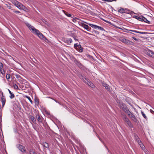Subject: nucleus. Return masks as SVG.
Returning <instances> with one entry per match:
<instances>
[{
    "label": "nucleus",
    "mask_w": 154,
    "mask_h": 154,
    "mask_svg": "<svg viewBox=\"0 0 154 154\" xmlns=\"http://www.w3.org/2000/svg\"><path fill=\"white\" fill-rule=\"evenodd\" d=\"M137 33L142 34H146L147 32H139L137 31Z\"/></svg>",
    "instance_id": "ea45409f"
},
{
    "label": "nucleus",
    "mask_w": 154,
    "mask_h": 154,
    "mask_svg": "<svg viewBox=\"0 0 154 154\" xmlns=\"http://www.w3.org/2000/svg\"><path fill=\"white\" fill-rule=\"evenodd\" d=\"M130 30L132 32H135L137 33V31H136V30Z\"/></svg>",
    "instance_id": "3c124183"
},
{
    "label": "nucleus",
    "mask_w": 154,
    "mask_h": 154,
    "mask_svg": "<svg viewBox=\"0 0 154 154\" xmlns=\"http://www.w3.org/2000/svg\"><path fill=\"white\" fill-rule=\"evenodd\" d=\"M8 91L10 94L11 95L9 97L11 99H12V98H14L15 96L14 94L11 92V91H10V90L9 89H8Z\"/></svg>",
    "instance_id": "412c9836"
},
{
    "label": "nucleus",
    "mask_w": 154,
    "mask_h": 154,
    "mask_svg": "<svg viewBox=\"0 0 154 154\" xmlns=\"http://www.w3.org/2000/svg\"><path fill=\"white\" fill-rule=\"evenodd\" d=\"M57 103H59V102H58L57 101H56V100H54Z\"/></svg>",
    "instance_id": "864d4df0"
},
{
    "label": "nucleus",
    "mask_w": 154,
    "mask_h": 154,
    "mask_svg": "<svg viewBox=\"0 0 154 154\" xmlns=\"http://www.w3.org/2000/svg\"><path fill=\"white\" fill-rule=\"evenodd\" d=\"M102 85L108 91H110L111 90L110 89L109 86L105 82H102Z\"/></svg>",
    "instance_id": "9b49d317"
},
{
    "label": "nucleus",
    "mask_w": 154,
    "mask_h": 154,
    "mask_svg": "<svg viewBox=\"0 0 154 154\" xmlns=\"http://www.w3.org/2000/svg\"><path fill=\"white\" fill-rule=\"evenodd\" d=\"M36 117L39 123H42V119H41L39 115H36Z\"/></svg>",
    "instance_id": "2eb2a0df"
},
{
    "label": "nucleus",
    "mask_w": 154,
    "mask_h": 154,
    "mask_svg": "<svg viewBox=\"0 0 154 154\" xmlns=\"http://www.w3.org/2000/svg\"><path fill=\"white\" fill-rule=\"evenodd\" d=\"M133 13V12L132 11L130 10H129L127 8H125V13L129 14H131Z\"/></svg>",
    "instance_id": "f3484780"
},
{
    "label": "nucleus",
    "mask_w": 154,
    "mask_h": 154,
    "mask_svg": "<svg viewBox=\"0 0 154 154\" xmlns=\"http://www.w3.org/2000/svg\"><path fill=\"white\" fill-rule=\"evenodd\" d=\"M144 21V22L147 23L148 24L150 23V22L146 18L143 17V20H142V21Z\"/></svg>",
    "instance_id": "cd10ccee"
},
{
    "label": "nucleus",
    "mask_w": 154,
    "mask_h": 154,
    "mask_svg": "<svg viewBox=\"0 0 154 154\" xmlns=\"http://www.w3.org/2000/svg\"><path fill=\"white\" fill-rule=\"evenodd\" d=\"M119 40L122 42L127 44H131L132 43L131 41L124 38H119Z\"/></svg>",
    "instance_id": "39448f33"
},
{
    "label": "nucleus",
    "mask_w": 154,
    "mask_h": 154,
    "mask_svg": "<svg viewBox=\"0 0 154 154\" xmlns=\"http://www.w3.org/2000/svg\"><path fill=\"white\" fill-rule=\"evenodd\" d=\"M123 119L125 123L127 124L129 127L132 128L133 127V124L131 122L126 115H125L123 116Z\"/></svg>",
    "instance_id": "7ed1b4c3"
},
{
    "label": "nucleus",
    "mask_w": 154,
    "mask_h": 154,
    "mask_svg": "<svg viewBox=\"0 0 154 154\" xmlns=\"http://www.w3.org/2000/svg\"><path fill=\"white\" fill-rule=\"evenodd\" d=\"M102 0L103 1H106L107 0Z\"/></svg>",
    "instance_id": "5fc2aeb1"
},
{
    "label": "nucleus",
    "mask_w": 154,
    "mask_h": 154,
    "mask_svg": "<svg viewBox=\"0 0 154 154\" xmlns=\"http://www.w3.org/2000/svg\"><path fill=\"white\" fill-rule=\"evenodd\" d=\"M80 46V45H77L76 44H75L74 45V47L76 49H77Z\"/></svg>",
    "instance_id": "473e14b6"
},
{
    "label": "nucleus",
    "mask_w": 154,
    "mask_h": 154,
    "mask_svg": "<svg viewBox=\"0 0 154 154\" xmlns=\"http://www.w3.org/2000/svg\"><path fill=\"white\" fill-rule=\"evenodd\" d=\"M77 49H78V51L80 52H82L83 51V49L82 48L81 45Z\"/></svg>",
    "instance_id": "72a5a7b5"
},
{
    "label": "nucleus",
    "mask_w": 154,
    "mask_h": 154,
    "mask_svg": "<svg viewBox=\"0 0 154 154\" xmlns=\"http://www.w3.org/2000/svg\"><path fill=\"white\" fill-rule=\"evenodd\" d=\"M141 114L143 117L145 118L146 119H147V117L146 116V115L145 114V113L141 111Z\"/></svg>",
    "instance_id": "f704fd0d"
},
{
    "label": "nucleus",
    "mask_w": 154,
    "mask_h": 154,
    "mask_svg": "<svg viewBox=\"0 0 154 154\" xmlns=\"http://www.w3.org/2000/svg\"><path fill=\"white\" fill-rule=\"evenodd\" d=\"M115 1V0H106V2H112L113 1Z\"/></svg>",
    "instance_id": "09e8293b"
},
{
    "label": "nucleus",
    "mask_w": 154,
    "mask_h": 154,
    "mask_svg": "<svg viewBox=\"0 0 154 154\" xmlns=\"http://www.w3.org/2000/svg\"><path fill=\"white\" fill-rule=\"evenodd\" d=\"M87 84L91 88H94L95 87L94 84L89 80L87 82Z\"/></svg>",
    "instance_id": "4468645a"
},
{
    "label": "nucleus",
    "mask_w": 154,
    "mask_h": 154,
    "mask_svg": "<svg viewBox=\"0 0 154 154\" xmlns=\"http://www.w3.org/2000/svg\"><path fill=\"white\" fill-rule=\"evenodd\" d=\"M125 112L127 114L129 117H130V116H131V114H133V113L130 111L128 109Z\"/></svg>",
    "instance_id": "b1692460"
},
{
    "label": "nucleus",
    "mask_w": 154,
    "mask_h": 154,
    "mask_svg": "<svg viewBox=\"0 0 154 154\" xmlns=\"http://www.w3.org/2000/svg\"><path fill=\"white\" fill-rule=\"evenodd\" d=\"M82 32H83L86 33L87 34H89V35H91V34H90V33H88V32H86V31H85L84 30H82Z\"/></svg>",
    "instance_id": "a18cd8bd"
},
{
    "label": "nucleus",
    "mask_w": 154,
    "mask_h": 154,
    "mask_svg": "<svg viewBox=\"0 0 154 154\" xmlns=\"http://www.w3.org/2000/svg\"><path fill=\"white\" fill-rule=\"evenodd\" d=\"M1 106L0 105V109H1Z\"/></svg>",
    "instance_id": "6e6d98bb"
},
{
    "label": "nucleus",
    "mask_w": 154,
    "mask_h": 154,
    "mask_svg": "<svg viewBox=\"0 0 154 154\" xmlns=\"http://www.w3.org/2000/svg\"><path fill=\"white\" fill-rule=\"evenodd\" d=\"M1 73L3 75H5V71L3 69H0Z\"/></svg>",
    "instance_id": "c756f323"
},
{
    "label": "nucleus",
    "mask_w": 154,
    "mask_h": 154,
    "mask_svg": "<svg viewBox=\"0 0 154 154\" xmlns=\"http://www.w3.org/2000/svg\"><path fill=\"white\" fill-rule=\"evenodd\" d=\"M139 145L140 146V147L143 150L144 149H145V146L142 143V142H140V143H138Z\"/></svg>",
    "instance_id": "4be33fe9"
},
{
    "label": "nucleus",
    "mask_w": 154,
    "mask_h": 154,
    "mask_svg": "<svg viewBox=\"0 0 154 154\" xmlns=\"http://www.w3.org/2000/svg\"><path fill=\"white\" fill-rule=\"evenodd\" d=\"M118 106L125 112L128 109L126 105L120 101H117Z\"/></svg>",
    "instance_id": "f03ea898"
},
{
    "label": "nucleus",
    "mask_w": 154,
    "mask_h": 154,
    "mask_svg": "<svg viewBox=\"0 0 154 154\" xmlns=\"http://www.w3.org/2000/svg\"><path fill=\"white\" fill-rule=\"evenodd\" d=\"M14 12L15 13H17V14H19V13H20V11H14Z\"/></svg>",
    "instance_id": "49530a36"
},
{
    "label": "nucleus",
    "mask_w": 154,
    "mask_h": 154,
    "mask_svg": "<svg viewBox=\"0 0 154 154\" xmlns=\"http://www.w3.org/2000/svg\"><path fill=\"white\" fill-rule=\"evenodd\" d=\"M88 24L92 28L96 29H99V26L96 25H95L91 23H88Z\"/></svg>",
    "instance_id": "ddd939ff"
},
{
    "label": "nucleus",
    "mask_w": 154,
    "mask_h": 154,
    "mask_svg": "<svg viewBox=\"0 0 154 154\" xmlns=\"http://www.w3.org/2000/svg\"><path fill=\"white\" fill-rule=\"evenodd\" d=\"M16 78H19V77H20V76L19 75H16Z\"/></svg>",
    "instance_id": "603ef678"
},
{
    "label": "nucleus",
    "mask_w": 154,
    "mask_h": 154,
    "mask_svg": "<svg viewBox=\"0 0 154 154\" xmlns=\"http://www.w3.org/2000/svg\"><path fill=\"white\" fill-rule=\"evenodd\" d=\"M42 145L43 146L45 147L48 148H49V145L48 143H43Z\"/></svg>",
    "instance_id": "393cba45"
},
{
    "label": "nucleus",
    "mask_w": 154,
    "mask_h": 154,
    "mask_svg": "<svg viewBox=\"0 0 154 154\" xmlns=\"http://www.w3.org/2000/svg\"><path fill=\"white\" fill-rule=\"evenodd\" d=\"M62 41L66 43L69 44V43H71L72 42V39L71 38H63Z\"/></svg>",
    "instance_id": "9d476101"
},
{
    "label": "nucleus",
    "mask_w": 154,
    "mask_h": 154,
    "mask_svg": "<svg viewBox=\"0 0 154 154\" xmlns=\"http://www.w3.org/2000/svg\"><path fill=\"white\" fill-rule=\"evenodd\" d=\"M134 17L138 20L139 21H142V20H143V17H140L137 16H134Z\"/></svg>",
    "instance_id": "aec40b11"
},
{
    "label": "nucleus",
    "mask_w": 154,
    "mask_h": 154,
    "mask_svg": "<svg viewBox=\"0 0 154 154\" xmlns=\"http://www.w3.org/2000/svg\"><path fill=\"white\" fill-rule=\"evenodd\" d=\"M81 26L88 31H89L91 29V27H89L88 25L84 23H82L81 24Z\"/></svg>",
    "instance_id": "6e6552de"
},
{
    "label": "nucleus",
    "mask_w": 154,
    "mask_h": 154,
    "mask_svg": "<svg viewBox=\"0 0 154 154\" xmlns=\"http://www.w3.org/2000/svg\"><path fill=\"white\" fill-rule=\"evenodd\" d=\"M63 11L65 14L66 15L67 17H71L72 16L70 14H69L66 11H64V10H63Z\"/></svg>",
    "instance_id": "a878e982"
},
{
    "label": "nucleus",
    "mask_w": 154,
    "mask_h": 154,
    "mask_svg": "<svg viewBox=\"0 0 154 154\" xmlns=\"http://www.w3.org/2000/svg\"><path fill=\"white\" fill-rule=\"evenodd\" d=\"M125 8H121L118 10V12L121 13H125Z\"/></svg>",
    "instance_id": "5701e85b"
},
{
    "label": "nucleus",
    "mask_w": 154,
    "mask_h": 154,
    "mask_svg": "<svg viewBox=\"0 0 154 154\" xmlns=\"http://www.w3.org/2000/svg\"><path fill=\"white\" fill-rule=\"evenodd\" d=\"M34 100L35 104H36L37 105H38L39 104L38 99L37 98H35L34 99Z\"/></svg>",
    "instance_id": "c85d7f7f"
},
{
    "label": "nucleus",
    "mask_w": 154,
    "mask_h": 154,
    "mask_svg": "<svg viewBox=\"0 0 154 154\" xmlns=\"http://www.w3.org/2000/svg\"><path fill=\"white\" fill-rule=\"evenodd\" d=\"M134 135L135 140L138 143L141 142V140L136 134H134Z\"/></svg>",
    "instance_id": "f8f14e48"
},
{
    "label": "nucleus",
    "mask_w": 154,
    "mask_h": 154,
    "mask_svg": "<svg viewBox=\"0 0 154 154\" xmlns=\"http://www.w3.org/2000/svg\"><path fill=\"white\" fill-rule=\"evenodd\" d=\"M23 5V4L20 3L17 8L19 9H21Z\"/></svg>",
    "instance_id": "c9c22d12"
},
{
    "label": "nucleus",
    "mask_w": 154,
    "mask_h": 154,
    "mask_svg": "<svg viewBox=\"0 0 154 154\" xmlns=\"http://www.w3.org/2000/svg\"><path fill=\"white\" fill-rule=\"evenodd\" d=\"M73 38H74V39L75 40V41H78V39L77 38H76V37L75 36H74L73 37Z\"/></svg>",
    "instance_id": "de8ad7c7"
},
{
    "label": "nucleus",
    "mask_w": 154,
    "mask_h": 154,
    "mask_svg": "<svg viewBox=\"0 0 154 154\" xmlns=\"http://www.w3.org/2000/svg\"><path fill=\"white\" fill-rule=\"evenodd\" d=\"M7 7L9 9H10L11 8V7L10 5H6Z\"/></svg>",
    "instance_id": "c03bdc74"
},
{
    "label": "nucleus",
    "mask_w": 154,
    "mask_h": 154,
    "mask_svg": "<svg viewBox=\"0 0 154 154\" xmlns=\"http://www.w3.org/2000/svg\"><path fill=\"white\" fill-rule=\"evenodd\" d=\"M30 119L31 120H32V121L34 123H35L36 122V119L35 117L32 116H30Z\"/></svg>",
    "instance_id": "bb28decb"
},
{
    "label": "nucleus",
    "mask_w": 154,
    "mask_h": 154,
    "mask_svg": "<svg viewBox=\"0 0 154 154\" xmlns=\"http://www.w3.org/2000/svg\"><path fill=\"white\" fill-rule=\"evenodd\" d=\"M1 101L2 103V107H3L4 106L6 102L5 98V96H4L3 94H2Z\"/></svg>",
    "instance_id": "1a4fd4ad"
},
{
    "label": "nucleus",
    "mask_w": 154,
    "mask_h": 154,
    "mask_svg": "<svg viewBox=\"0 0 154 154\" xmlns=\"http://www.w3.org/2000/svg\"><path fill=\"white\" fill-rule=\"evenodd\" d=\"M18 148L22 152H23L26 151V149L25 147L23 146L22 145L18 144L17 145Z\"/></svg>",
    "instance_id": "423d86ee"
},
{
    "label": "nucleus",
    "mask_w": 154,
    "mask_h": 154,
    "mask_svg": "<svg viewBox=\"0 0 154 154\" xmlns=\"http://www.w3.org/2000/svg\"><path fill=\"white\" fill-rule=\"evenodd\" d=\"M3 65L1 62H0V69H3Z\"/></svg>",
    "instance_id": "a19ab883"
},
{
    "label": "nucleus",
    "mask_w": 154,
    "mask_h": 154,
    "mask_svg": "<svg viewBox=\"0 0 154 154\" xmlns=\"http://www.w3.org/2000/svg\"><path fill=\"white\" fill-rule=\"evenodd\" d=\"M12 3L14 4L16 7H18L19 4L20 3V2H18L16 0H13L12 1Z\"/></svg>",
    "instance_id": "dca6fc26"
},
{
    "label": "nucleus",
    "mask_w": 154,
    "mask_h": 154,
    "mask_svg": "<svg viewBox=\"0 0 154 154\" xmlns=\"http://www.w3.org/2000/svg\"><path fill=\"white\" fill-rule=\"evenodd\" d=\"M82 79L83 80V81L85 82V83H87V82L89 81L88 79L86 78L85 76H82Z\"/></svg>",
    "instance_id": "6ab92c4d"
},
{
    "label": "nucleus",
    "mask_w": 154,
    "mask_h": 154,
    "mask_svg": "<svg viewBox=\"0 0 154 154\" xmlns=\"http://www.w3.org/2000/svg\"><path fill=\"white\" fill-rule=\"evenodd\" d=\"M145 53L150 57L154 58V52L149 50L145 51Z\"/></svg>",
    "instance_id": "20e7f679"
},
{
    "label": "nucleus",
    "mask_w": 154,
    "mask_h": 154,
    "mask_svg": "<svg viewBox=\"0 0 154 154\" xmlns=\"http://www.w3.org/2000/svg\"><path fill=\"white\" fill-rule=\"evenodd\" d=\"M22 9L25 11H28V9L24 5H23L22 7Z\"/></svg>",
    "instance_id": "2f4dec72"
},
{
    "label": "nucleus",
    "mask_w": 154,
    "mask_h": 154,
    "mask_svg": "<svg viewBox=\"0 0 154 154\" xmlns=\"http://www.w3.org/2000/svg\"><path fill=\"white\" fill-rule=\"evenodd\" d=\"M26 24L29 29L31 31L32 30V32L37 35L39 38L44 41L47 40L46 38L38 30L35 29L33 26L28 23H26Z\"/></svg>",
    "instance_id": "f257e3e1"
},
{
    "label": "nucleus",
    "mask_w": 154,
    "mask_h": 154,
    "mask_svg": "<svg viewBox=\"0 0 154 154\" xmlns=\"http://www.w3.org/2000/svg\"><path fill=\"white\" fill-rule=\"evenodd\" d=\"M98 28H99V30L102 31H105L104 29L102 27L99 26Z\"/></svg>",
    "instance_id": "79ce46f5"
},
{
    "label": "nucleus",
    "mask_w": 154,
    "mask_h": 154,
    "mask_svg": "<svg viewBox=\"0 0 154 154\" xmlns=\"http://www.w3.org/2000/svg\"><path fill=\"white\" fill-rule=\"evenodd\" d=\"M35 151V150L34 149H31L29 150V152L30 154H37Z\"/></svg>",
    "instance_id": "a211bd4d"
},
{
    "label": "nucleus",
    "mask_w": 154,
    "mask_h": 154,
    "mask_svg": "<svg viewBox=\"0 0 154 154\" xmlns=\"http://www.w3.org/2000/svg\"><path fill=\"white\" fill-rule=\"evenodd\" d=\"M129 117L134 122L136 123L137 122V119L133 113L131 114V116H130Z\"/></svg>",
    "instance_id": "0eeeda50"
},
{
    "label": "nucleus",
    "mask_w": 154,
    "mask_h": 154,
    "mask_svg": "<svg viewBox=\"0 0 154 154\" xmlns=\"http://www.w3.org/2000/svg\"><path fill=\"white\" fill-rule=\"evenodd\" d=\"M93 32L96 33L97 35H98L99 34V32L97 30H93Z\"/></svg>",
    "instance_id": "37998d69"
},
{
    "label": "nucleus",
    "mask_w": 154,
    "mask_h": 154,
    "mask_svg": "<svg viewBox=\"0 0 154 154\" xmlns=\"http://www.w3.org/2000/svg\"><path fill=\"white\" fill-rule=\"evenodd\" d=\"M25 97H26L29 100V101L32 104L33 102H32V100H31V98H30V97L29 96H26Z\"/></svg>",
    "instance_id": "7c9ffc66"
},
{
    "label": "nucleus",
    "mask_w": 154,
    "mask_h": 154,
    "mask_svg": "<svg viewBox=\"0 0 154 154\" xmlns=\"http://www.w3.org/2000/svg\"><path fill=\"white\" fill-rule=\"evenodd\" d=\"M75 63H76L78 66H80L81 63L77 60H75Z\"/></svg>",
    "instance_id": "4c0bfd02"
},
{
    "label": "nucleus",
    "mask_w": 154,
    "mask_h": 154,
    "mask_svg": "<svg viewBox=\"0 0 154 154\" xmlns=\"http://www.w3.org/2000/svg\"><path fill=\"white\" fill-rule=\"evenodd\" d=\"M14 87L15 89H18V86L15 84H14Z\"/></svg>",
    "instance_id": "58836bf2"
},
{
    "label": "nucleus",
    "mask_w": 154,
    "mask_h": 154,
    "mask_svg": "<svg viewBox=\"0 0 154 154\" xmlns=\"http://www.w3.org/2000/svg\"><path fill=\"white\" fill-rule=\"evenodd\" d=\"M132 38L136 41H137L138 40L136 38H135V37H132Z\"/></svg>",
    "instance_id": "8fccbe9b"
},
{
    "label": "nucleus",
    "mask_w": 154,
    "mask_h": 154,
    "mask_svg": "<svg viewBox=\"0 0 154 154\" xmlns=\"http://www.w3.org/2000/svg\"><path fill=\"white\" fill-rule=\"evenodd\" d=\"M10 75L9 74H7L6 75V78L8 80V79H10Z\"/></svg>",
    "instance_id": "e433bc0d"
}]
</instances>
